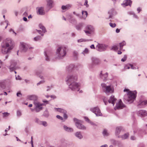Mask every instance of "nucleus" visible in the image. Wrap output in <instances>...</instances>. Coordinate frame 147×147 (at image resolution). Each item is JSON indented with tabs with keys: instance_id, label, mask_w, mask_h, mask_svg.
I'll return each mask as SVG.
<instances>
[{
	"instance_id": "1",
	"label": "nucleus",
	"mask_w": 147,
	"mask_h": 147,
	"mask_svg": "<svg viewBox=\"0 0 147 147\" xmlns=\"http://www.w3.org/2000/svg\"><path fill=\"white\" fill-rule=\"evenodd\" d=\"M124 92H128L127 94L125 95L123 99L125 103L130 104L133 102L136 96L137 92L136 91H129L128 89H125Z\"/></svg>"
},
{
	"instance_id": "2",
	"label": "nucleus",
	"mask_w": 147,
	"mask_h": 147,
	"mask_svg": "<svg viewBox=\"0 0 147 147\" xmlns=\"http://www.w3.org/2000/svg\"><path fill=\"white\" fill-rule=\"evenodd\" d=\"M29 99L34 100V104L35 105V109L37 112H38L42 109V106L44 104H41L37 101V97L35 95H32L28 97Z\"/></svg>"
},
{
	"instance_id": "3",
	"label": "nucleus",
	"mask_w": 147,
	"mask_h": 147,
	"mask_svg": "<svg viewBox=\"0 0 147 147\" xmlns=\"http://www.w3.org/2000/svg\"><path fill=\"white\" fill-rule=\"evenodd\" d=\"M101 86L102 90L106 94L112 93L114 92L113 88L111 86H107L105 84L102 83L101 84Z\"/></svg>"
},
{
	"instance_id": "4",
	"label": "nucleus",
	"mask_w": 147,
	"mask_h": 147,
	"mask_svg": "<svg viewBox=\"0 0 147 147\" xmlns=\"http://www.w3.org/2000/svg\"><path fill=\"white\" fill-rule=\"evenodd\" d=\"M66 48L64 47H60L57 51V55L59 58L64 56L66 54Z\"/></svg>"
},
{
	"instance_id": "5",
	"label": "nucleus",
	"mask_w": 147,
	"mask_h": 147,
	"mask_svg": "<svg viewBox=\"0 0 147 147\" xmlns=\"http://www.w3.org/2000/svg\"><path fill=\"white\" fill-rule=\"evenodd\" d=\"M77 76L76 75H68L66 78V81L68 83H71L76 82L77 80Z\"/></svg>"
},
{
	"instance_id": "6",
	"label": "nucleus",
	"mask_w": 147,
	"mask_h": 147,
	"mask_svg": "<svg viewBox=\"0 0 147 147\" xmlns=\"http://www.w3.org/2000/svg\"><path fill=\"white\" fill-rule=\"evenodd\" d=\"M7 45H5L2 44L1 52L3 53L7 54L13 49V47H8Z\"/></svg>"
},
{
	"instance_id": "7",
	"label": "nucleus",
	"mask_w": 147,
	"mask_h": 147,
	"mask_svg": "<svg viewBox=\"0 0 147 147\" xmlns=\"http://www.w3.org/2000/svg\"><path fill=\"white\" fill-rule=\"evenodd\" d=\"M74 121L76 125L78 128L84 130L86 129V127L81 124V121L78 120L76 118L74 119Z\"/></svg>"
},
{
	"instance_id": "8",
	"label": "nucleus",
	"mask_w": 147,
	"mask_h": 147,
	"mask_svg": "<svg viewBox=\"0 0 147 147\" xmlns=\"http://www.w3.org/2000/svg\"><path fill=\"white\" fill-rule=\"evenodd\" d=\"M69 88L72 90H77V91H79V87L80 85L78 83L76 82L71 83L69 84Z\"/></svg>"
},
{
	"instance_id": "9",
	"label": "nucleus",
	"mask_w": 147,
	"mask_h": 147,
	"mask_svg": "<svg viewBox=\"0 0 147 147\" xmlns=\"http://www.w3.org/2000/svg\"><path fill=\"white\" fill-rule=\"evenodd\" d=\"M3 44L5 45H7V44L8 47H11L13 48V42L11 39L9 38H7Z\"/></svg>"
},
{
	"instance_id": "10",
	"label": "nucleus",
	"mask_w": 147,
	"mask_h": 147,
	"mask_svg": "<svg viewBox=\"0 0 147 147\" xmlns=\"http://www.w3.org/2000/svg\"><path fill=\"white\" fill-rule=\"evenodd\" d=\"M107 48V46L104 44H98L97 45L96 49L100 51H102L105 50Z\"/></svg>"
},
{
	"instance_id": "11",
	"label": "nucleus",
	"mask_w": 147,
	"mask_h": 147,
	"mask_svg": "<svg viewBox=\"0 0 147 147\" xmlns=\"http://www.w3.org/2000/svg\"><path fill=\"white\" fill-rule=\"evenodd\" d=\"M92 112L94 113L96 116H101L102 114L101 113L99 108L97 107H95L92 109Z\"/></svg>"
},
{
	"instance_id": "12",
	"label": "nucleus",
	"mask_w": 147,
	"mask_h": 147,
	"mask_svg": "<svg viewBox=\"0 0 147 147\" xmlns=\"http://www.w3.org/2000/svg\"><path fill=\"white\" fill-rule=\"evenodd\" d=\"M137 113L139 116L141 117L147 116V111L145 110H140L138 111Z\"/></svg>"
},
{
	"instance_id": "13",
	"label": "nucleus",
	"mask_w": 147,
	"mask_h": 147,
	"mask_svg": "<svg viewBox=\"0 0 147 147\" xmlns=\"http://www.w3.org/2000/svg\"><path fill=\"white\" fill-rule=\"evenodd\" d=\"M132 1L131 0H125L123 1L121 5L123 7H125L128 5L130 6L131 5Z\"/></svg>"
},
{
	"instance_id": "14",
	"label": "nucleus",
	"mask_w": 147,
	"mask_h": 147,
	"mask_svg": "<svg viewBox=\"0 0 147 147\" xmlns=\"http://www.w3.org/2000/svg\"><path fill=\"white\" fill-rule=\"evenodd\" d=\"M39 26L40 28L42 30V32H43L45 33L46 31L45 27L41 24H40ZM36 30L39 34H41V36H43V34H41V32L42 31L41 30Z\"/></svg>"
},
{
	"instance_id": "15",
	"label": "nucleus",
	"mask_w": 147,
	"mask_h": 147,
	"mask_svg": "<svg viewBox=\"0 0 147 147\" xmlns=\"http://www.w3.org/2000/svg\"><path fill=\"white\" fill-rule=\"evenodd\" d=\"M116 107L117 109H122L123 108L125 107V105H123V103L121 100H119L118 103L116 104Z\"/></svg>"
},
{
	"instance_id": "16",
	"label": "nucleus",
	"mask_w": 147,
	"mask_h": 147,
	"mask_svg": "<svg viewBox=\"0 0 147 147\" xmlns=\"http://www.w3.org/2000/svg\"><path fill=\"white\" fill-rule=\"evenodd\" d=\"M116 100L117 99L115 98L114 96L112 95L110 97L109 100H108V102L109 103L113 104V106Z\"/></svg>"
},
{
	"instance_id": "17",
	"label": "nucleus",
	"mask_w": 147,
	"mask_h": 147,
	"mask_svg": "<svg viewBox=\"0 0 147 147\" xmlns=\"http://www.w3.org/2000/svg\"><path fill=\"white\" fill-rule=\"evenodd\" d=\"M102 71H101L100 75V78H101L103 81H105L108 77V73L107 72L105 74H103L102 73Z\"/></svg>"
},
{
	"instance_id": "18",
	"label": "nucleus",
	"mask_w": 147,
	"mask_h": 147,
	"mask_svg": "<svg viewBox=\"0 0 147 147\" xmlns=\"http://www.w3.org/2000/svg\"><path fill=\"white\" fill-rule=\"evenodd\" d=\"M84 31L87 34H91V26H88Z\"/></svg>"
},
{
	"instance_id": "19",
	"label": "nucleus",
	"mask_w": 147,
	"mask_h": 147,
	"mask_svg": "<svg viewBox=\"0 0 147 147\" xmlns=\"http://www.w3.org/2000/svg\"><path fill=\"white\" fill-rule=\"evenodd\" d=\"M21 46L22 49V51L24 52L26 51L28 49V45L25 43H21Z\"/></svg>"
},
{
	"instance_id": "20",
	"label": "nucleus",
	"mask_w": 147,
	"mask_h": 147,
	"mask_svg": "<svg viewBox=\"0 0 147 147\" xmlns=\"http://www.w3.org/2000/svg\"><path fill=\"white\" fill-rule=\"evenodd\" d=\"M121 127H117L116 129L115 134L116 135H118L120 133L122 129Z\"/></svg>"
},
{
	"instance_id": "21",
	"label": "nucleus",
	"mask_w": 147,
	"mask_h": 147,
	"mask_svg": "<svg viewBox=\"0 0 147 147\" xmlns=\"http://www.w3.org/2000/svg\"><path fill=\"white\" fill-rule=\"evenodd\" d=\"M100 62V61L98 59L92 58V65L98 64Z\"/></svg>"
},
{
	"instance_id": "22",
	"label": "nucleus",
	"mask_w": 147,
	"mask_h": 147,
	"mask_svg": "<svg viewBox=\"0 0 147 147\" xmlns=\"http://www.w3.org/2000/svg\"><path fill=\"white\" fill-rule=\"evenodd\" d=\"M71 5L70 4H67L66 5H62L61 9L63 10H68L71 8Z\"/></svg>"
},
{
	"instance_id": "23",
	"label": "nucleus",
	"mask_w": 147,
	"mask_h": 147,
	"mask_svg": "<svg viewBox=\"0 0 147 147\" xmlns=\"http://www.w3.org/2000/svg\"><path fill=\"white\" fill-rule=\"evenodd\" d=\"M55 109L57 111L63 113V114L67 113V111L65 110L62 109L55 108Z\"/></svg>"
},
{
	"instance_id": "24",
	"label": "nucleus",
	"mask_w": 147,
	"mask_h": 147,
	"mask_svg": "<svg viewBox=\"0 0 147 147\" xmlns=\"http://www.w3.org/2000/svg\"><path fill=\"white\" fill-rule=\"evenodd\" d=\"M147 105V100H144L140 102L139 104V106H141V107H144L145 105Z\"/></svg>"
},
{
	"instance_id": "25",
	"label": "nucleus",
	"mask_w": 147,
	"mask_h": 147,
	"mask_svg": "<svg viewBox=\"0 0 147 147\" xmlns=\"http://www.w3.org/2000/svg\"><path fill=\"white\" fill-rule=\"evenodd\" d=\"M129 134L128 133L125 134L123 135L122 136H119L118 137L119 138H121L123 140H124L127 139L129 136Z\"/></svg>"
},
{
	"instance_id": "26",
	"label": "nucleus",
	"mask_w": 147,
	"mask_h": 147,
	"mask_svg": "<svg viewBox=\"0 0 147 147\" xmlns=\"http://www.w3.org/2000/svg\"><path fill=\"white\" fill-rule=\"evenodd\" d=\"M36 122L39 124H42L43 125L45 126H47V123L46 121H39L38 119H36Z\"/></svg>"
},
{
	"instance_id": "27",
	"label": "nucleus",
	"mask_w": 147,
	"mask_h": 147,
	"mask_svg": "<svg viewBox=\"0 0 147 147\" xmlns=\"http://www.w3.org/2000/svg\"><path fill=\"white\" fill-rule=\"evenodd\" d=\"M47 5L50 8L53 7V1L52 0H47Z\"/></svg>"
},
{
	"instance_id": "28",
	"label": "nucleus",
	"mask_w": 147,
	"mask_h": 147,
	"mask_svg": "<svg viewBox=\"0 0 147 147\" xmlns=\"http://www.w3.org/2000/svg\"><path fill=\"white\" fill-rule=\"evenodd\" d=\"M38 13L40 15H44L45 13L43 8H39L38 9Z\"/></svg>"
},
{
	"instance_id": "29",
	"label": "nucleus",
	"mask_w": 147,
	"mask_h": 147,
	"mask_svg": "<svg viewBox=\"0 0 147 147\" xmlns=\"http://www.w3.org/2000/svg\"><path fill=\"white\" fill-rule=\"evenodd\" d=\"M125 44L126 42L124 41H123L122 42L120 43H119L120 49L121 50H122L123 46L125 45Z\"/></svg>"
},
{
	"instance_id": "30",
	"label": "nucleus",
	"mask_w": 147,
	"mask_h": 147,
	"mask_svg": "<svg viewBox=\"0 0 147 147\" xmlns=\"http://www.w3.org/2000/svg\"><path fill=\"white\" fill-rule=\"evenodd\" d=\"M63 127L64 129L68 131L71 132L73 131V129H72L69 128L67 127V126L65 125Z\"/></svg>"
},
{
	"instance_id": "31",
	"label": "nucleus",
	"mask_w": 147,
	"mask_h": 147,
	"mask_svg": "<svg viewBox=\"0 0 147 147\" xmlns=\"http://www.w3.org/2000/svg\"><path fill=\"white\" fill-rule=\"evenodd\" d=\"M113 9H112L110 11H109L108 13L109 14V17L108 18H107V19H109L110 18H112L113 17Z\"/></svg>"
},
{
	"instance_id": "32",
	"label": "nucleus",
	"mask_w": 147,
	"mask_h": 147,
	"mask_svg": "<svg viewBox=\"0 0 147 147\" xmlns=\"http://www.w3.org/2000/svg\"><path fill=\"white\" fill-rule=\"evenodd\" d=\"M82 17L84 19H85L87 16L88 13L86 11H83L82 12Z\"/></svg>"
},
{
	"instance_id": "33",
	"label": "nucleus",
	"mask_w": 147,
	"mask_h": 147,
	"mask_svg": "<svg viewBox=\"0 0 147 147\" xmlns=\"http://www.w3.org/2000/svg\"><path fill=\"white\" fill-rule=\"evenodd\" d=\"M76 136L80 139L82 138V136L79 132H77L75 134Z\"/></svg>"
},
{
	"instance_id": "34",
	"label": "nucleus",
	"mask_w": 147,
	"mask_h": 147,
	"mask_svg": "<svg viewBox=\"0 0 147 147\" xmlns=\"http://www.w3.org/2000/svg\"><path fill=\"white\" fill-rule=\"evenodd\" d=\"M102 134L104 136H107L108 134L107 133V131L106 129H105L103 131Z\"/></svg>"
},
{
	"instance_id": "35",
	"label": "nucleus",
	"mask_w": 147,
	"mask_h": 147,
	"mask_svg": "<svg viewBox=\"0 0 147 147\" xmlns=\"http://www.w3.org/2000/svg\"><path fill=\"white\" fill-rule=\"evenodd\" d=\"M3 115V117H7L10 114L9 113L7 112H5L2 113Z\"/></svg>"
},
{
	"instance_id": "36",
	"label": "nucleus",
	"mask_w": 147,
	"mask_h": 147,
	"mask_svg": "<svg viewBox=\"0 0 147 147\" xmlns=\"http://www.w3.org/2000/svg\"><path fill=\"white\" fill-rule=\"evenodd\" d=\"M41 39V38L40 36H38L34 37V41H37L40 40Z\"/></svg>"
},
{
	"instance_id": "37",
	"label": "nucleus",
	"mask_w": 147,
	"mask_h": 147,
	"mask_svg": "<svg viewBox=\"0 0 147 147\" xmlns=\"http://www.w3.org/2000/svg\"><path fill=\"white\" fill-rule=\"evenodd\" d=\"M131 65L130 64H127L125 66L124 68L125 69H129L130 68V67L131 66Z\"/></svg>"
},
{
	"instance_id": "38",
	"label": "nucleus",
	"mask_w": 147,
	"mask_h": 147,
	"mask_svg": "<svg viewBox=\"0 0 147 147\" xmlns=\"http://www.w3.org/2000/svg\"><path fill=\"white\" fill-rule=\"evenodd\" d=\"M110 26L112 28H114L116 26V24L115 23H110Z\"/></svg>"
},
{
	"instance_id": "39",
	"label": "nucleus",
	"mask_w": 147,
	"mask_h": 147,
	"mask_svg": "<svg viewBox=\"0 0 147 147\" xmlns=\"http://www.w3.org/2000/svg\"><path fill=\"white\" fill-rule=\"evenodd\" d=\"M127 58V57L126 55H125L121 59V61L123 62H124V61H125L126 60Z\"/></svg>"
},
{
	"instance_id": "40",
	"label": "nucleus",
	"mask_w": 147,
	"mask_h": 147,
	"mask_svg": "<svg viewBox=\"0 0 147 147\" xmlns=\"http://www.w3.org/2000/svg\"><path fill=\"white\" fill-rule=\"evenodd\" d=\"M89 52L88 50L86 48L85 49V50L82 53L84 54H87Z\"/></svg>"
},
{
	"instance_id": "41",
	"label": "nucleus",
	"mask_w": 147,
	"mask_h": 147,
	"mask_svg": "<svg viewBox=\"0 0 147 147\" xmlns=\"http://www.w3.org/2000/svg\"><path fill=\"white\" fill-rule=\"evenodd\" d=\"M86 41L84 39H79L78 40V42H85Z\"/></svg>"
},
{
	"instance_id": "42",
	"label": "nucleus",
	"mask_w": 147,
	"mask_h": 147,
	"mask_svg": "<svg viewBox=\"0 0 147 147\" xmlns=\"http://www.w3.org/2000/svg\"><path fill=\"white\" fill-rule=\"evenodd\" d=\"M85 0V3L84 4V5H86V7H88V1L87 0Z\"/></svg>"
},
{
	"instance_id": "43",
	"label": "nucleus",
	"mask_w": 147,
	"mask_h": 147,
	"mask_svg": "<svg viewBox=\"0 0 147 147\" xmlns=\"http://www.w3.org/2000/svg\"><path fill=\"white\" fill-rule=\"evenodd\" d=\"M17 115L18 116H20L21 115V112L19 111H17Z\"/></svg>"
},
{
	"instance_id": "44",
	"label": "nucleus",
	"mask_w": 147,
	"mask_h": 147,
	"mask_svg": "<svg viewBox=\"0 0 147 147\" xmlns=\"http://www.w3.org/2000/svg\"><path fill=\"white\" fill-rule=\"evenodd\" d=\"M56 117L58 119H61V120H63V117H62L60 116V115H57L56 116Z\"/></svg>"
},
{
	"instance_id": "45",
	"label": "nucleus",
	"mask_w": 147,
	"mask_h": 147,
	"mask_svg": "<svg viewBox=\"0 0 147 147\" xmlns=\"http://www.w3.org/2000/svg\"><path fill=\"white\" fill-rule=\"evenodd\" d=\"M112 49L114 50H117L118 49V47L117 46L115 45L113 47Z\"/></svg>"
},
{
	"instance_id": "46",
	"label": "nucleus",
	"mask_w": 147,
	"mask_h": 147,
	"mask_svg": "<svg viewBox=\"0 0 147 147\" xmlns=\"http://www.w3.org/2000/svg\"><path fill=\"white\" fill-rule=\"evenodd\" d=\"M67 113H65L63 114V117L64 119H66L67 118V115L66 114Z\"/></svg>"
},
{
	"instance_id": "47",
	"label": "nucleus",
	"mask_w": 147,
	"mask_h": 147,
	"mask_svg": "<svg viewBox=\"0 0 147 147\" xmlns=\"http://www.w3.org/2000/svg\"><path fill=\"white\" fill-rule=\"evenodd\" d=\"M15 69V67H13L12 65H11V66H10V69L11 70H13Z\"/></svg>"
},
{
	"instance_id": "48",
	"label": "nucleus",
	"mask_w": 147,
	"mask_h": 147,
	"mask_svg": "<svg viewBox=\"0 0 147 147\" xmlns=\"http://www.w3.org/2000/svg\"><path fill=\"white\" fill-rule=\"evenodd\" d=\"M130 67H131V68L132 69H136V67H134L132 65H131H131Z\"/></svg>"
},
{
	"instance_id": "49",
	"label": "nucleus",
	"mask_w": 147,
	"mask_h": 147,
	"mask_svg": "<svg viewBox=\"0 0 147 147\" xmlns=\"http://www.w3.org/2000/svg\"><path fill=\"white\" fill-rule=\"evenodd\" d=\"M84 119H85V121L88 122H89V120L88 118H87L86 117H84Z\"/></svg>"
},
{
	"instance_id": "50",
	"label": "nucleus",
	"mask_w": 147,
	"mask_h": 147,
	"mask_svg": "<svg viewBox=\"0 0 147 147\" xmlns=\"http://www.w3.org/2000/svg\"><path fill=\"white\" fill-rule=\"evenodd\" d=\"M131 139L132 140H134L136 139V138L134 136H131Z\"/></svg>"
},
{
	"instance_id": "51",
	"label": "nucleus",
	"mask_w": 147,
	"mask_h": 147,
	"mask_svg": "<svg viewBox=\"0 0 147 147\" xmlns=\"http://www.w3.org/2000/svg\"><path fill=\"white\" fill-rule=\"evenodd\" d=\"M45 55L46 56V60H47V61H49V59L48 58V57L46 53H45Z\"/></svg>"
},
{
	"instance_id": "52",
	"label": "nucleus",
	"mask_w": 147,
	"mask_h": 147,
	"mask_svg": "<svg viewBox=\"0 0 147 147\" xmlns=\"http://www.w3.org/2000/svg\"><path fill=\"white\" fill-rule=\"evenodd\" d=\"M11 31H12V32H13L15 34V35H16V33H15V32H14V30H13V29H10L9 30V32H11Z\"/></svg>"
},
{
	"instance_id": "53",
	"label": "nucleus",
	"mask_w": 147,
	"mask_h": 147,
	"mask_svg": "<svg viewBox=\"0 0 147 147\" xmlns=\"http://www.w3.org/2000/svg\"><path fill=\"white\" fill-rule=\"evenodd\" d=\"M100 147H108V145L107 144L102 145Z\"/></svg>"
},
{
	"instance_id": "54",
	"label": "nucleus",
	"mask_w": 147,
	"mask_h": 147,
	"mask_svg": "<svg viewBox=\"0 0 147 147\" xmlns=\"http://www.w3.org/2000/svg\"><path fill=\"white\" fill-rule=\"evenodd\" d=\"M44 82V81H40L39 83L37 84V85H38Z\"/></svg>"
},
{
	"instance_id": "55",
	"label": "nucleus",
	"mask_w": 147,
	"mask_h": 147,
	"mask_svg": "<svg viewBox=\"0 0 147 147\" xmlns=\"http://www.w3.org/2000/svg\"><path fill=\"white\" fill-rule=\"evenodd\" d=\"M120 29H118V28L116 30V32L117 33H118L120 32Z\"/></svg>"
},
{
	"instance_id": "56",
	"label": "nucleus",
	"mask_w": 147,
	"mask_h": 147,
	"mask_svg": "<svg viewBox=\"0 0 147 147\" xmlns=\"http://www.w3.org/2000/svg\"><path fill=\"white\" fill-rule=\"evenodd\" d=\"M133 15L134 17V18H138V17L136 15V14H135L134 13H133Z\"/></svg>"
},
{
	"instance_id": "57",
	"label": "nucleus",
	"mask_w": 147,
	"mask_h": 147,
	"mask_svg": "<svg viewBox=\"0 0 147 147\" xmlns=\"http://www.w3.org/2000/svg\"><path fill=\"white\" fill-rule=\"evenodd\" d=\"M137 10L138 12V13H139L140 12V11H141V9L140 8L138 7L137 8Z\"/></svg>"
},
{
	"instance_id": "58",
	"label": "nucleus",
	"mask_w": 147,
	"mask_h": 147,
	"mask_svg": "<svg viewBox=\"0 0 147 147\" xmlns=\"http://www.w3.org/2000/svg\"><path fill=\"white\" fill-rule=\"evenodd\" d=\"M21 93L20 92H18L17 94V95L18 96H19L20 95H21Z\"/></svg>"
},
{
	"instance_id": "59",
	"label": "nucleus",
	"mask_w": 147,
	"mask_h": 147,
	"mask_svg": "<svg viewBox=\"0 0 147 147\" xmlns=\"http://www.w3.org/2000/svg\"><path fill=\"white\" fill-rule=\"evenodd\" d=\"M16 79L20 80L21 79V78L20 77L18 76V78L17 77H16Z\"/></svg>"
},
{
	"instance_id": "60",
	"label": "nucleus",
	"mask_w": 147,
	"mask_h": 147,
	"mask_svg": "<svg viewBox=\"0 0 147 147\" xmlns=\"http://www.w3.org/2000/svg\"><path fill=\"white\" fill-rule=\"evenodd\" d=\"M32 137H31V139H32V140L31 141V144H32V147H33V141H32Z\"/></svg>"
},
{
	"instance_id": "61",
	"label": "nucleus",
	"mask_w": 147,
	"mask_h": 147,
	"mask_svg": "<svg viewBox=\"0 0 147 147\" xmlns=\"http://www.w3.org/2000/svg\"><path fill=\"white\" fill-rule=\"evenodd\" d=\"M122 53V52L120 51H118V54H121Z\"/></svg>"
},
{
	"instance_id": "62",
	"label": "nucleus",
	"mask_w": 147,
	"mask_h": 147,
	"mask_svg": "<svg viewBox=\"0 0 147 147\" xmlns=\"http://www.w3.org/2000/svg\"><path fill=\"white\" fill-rule=\"evenodd\" d=\"M23 20L25 21H26L27 20V19L26 18V17H24L23 18Z\"/></svg>"
},
{
	"instance_id": "63",
	"label": "nucleus",
	"mask_w": 147,
	"mask_h": 147,
	"mask_svg": "<svg viewBox=\"0 0 147 147\" xmlns=\"http://www.w3.org/2000/svg\"><path fill=\"white\" fill-rule=\"evenodd\" d=\"M74 55L75 56H76L77 55V53L76 52V51L74 52Z\"/></svg>"
},
{
	"instance_id": "64",
	"label": "nucleus",
	"mask_w": 147,
	"mask_h": 147,
	"mask_svg": "<svg viewBox=\"0 0 147 147\" xmlns=\"http://www.w3.org/2000/svg\"><path fill=\"white\" fill-rule=\"evenodd\" d=\"M24 14L25 16H27L28 15L27 13L26 12H25Z\"/></svg>"
}]
</instances>
